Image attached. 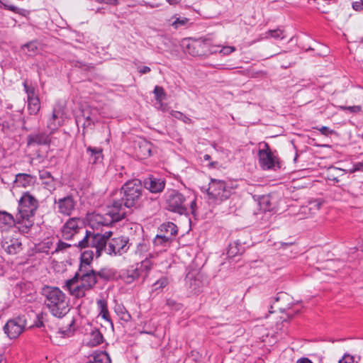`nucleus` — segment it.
<instances>
[{
    "label": "nucleus",
    "mask_w": 363,
    "mask_h": 363,
    "mask_svg": "<svg viewBox=\"0 0 363 363\" xmlns=\"http://www.w3.org/2000/svg\"><path fill=\"white\" fill-rule=\"evenodd\" d=\"M28 111L30 115H36L40 108V103L38 97L27 99Z\"/></svg>",
    "instance_id": "32"
},
{
    "label": "nucleus",
    "mask_w": 363,
    "mask_h": 363,
    "mask_svg": "<svg viewBox=\"0 0 363 363\" xmlns=\"http://www.w3.org/2000/svg\"><path fill=\"white\" fill-rule=\"evenodd\" d=\"M176 304H177L176 301L172 300V299H167V305L169 306H174Z\"/></svg>",
    "instance_id": "62"
},
{
    "label": "nucleus",
    "mask_w": 363,
    "mask_h": 363,
    "mask_svg": "<svg viewBox=\"0 0 363 363\" xmlns=\"http://www.w3.org/2000/svg\"><path fill=\"white\" fill-rule=\"evenodd\" d=\"M40 178L43 180L50 179L51 182L53 181V177H52L50 172L48 171L40 172Z\"/></svg>",
    "instance_id": "56"
},
{
    "label": "nucleus",
    "mask_w": 363,
    "mask_h": 363,
    "mask_svg": "<svg viewBox=\"0 0 363 363\" xmlns=\"http://www.w3.org/2000/svg\"><path fill=\"white\" fill-rule=\"evenodd\" d=\"M160 234L167 235L173 240L177 235L178 229L177 226L172 222H167L162 224L160 228Z\"/></svg>",
    "instance_id": "27"
},
{
    "label": "nucleus",
    "mask_w": 363,
    "mask_h": 363,
    "mask_svg": "<svg viewBox=\"0 0 363 363\" xmlns=\"http://www.w3.org/2000/svg\"><path fill=\"white\" fill-rule=\"evenodd\" d=\"M36 182V179L35 177L32 176L29 174H23V173H19L16 174V179H15V184L16 186L19 187H29L33 185Z\"/></svg>",
    "instance_id": "23"
},
{
    "label": "nucleus",
    "mask_w": 363,
    "mask_h": 363,
    "mask_svg": "<svg viewBox=\"0 0 363 363\" xmlns=\"http://www.w3.org/2000/svg\"><path fill=\"white\" fill-rule=\"evenodd\" d=\"M24 91L27 94V99L38 97L35 95V89L31 85H28L26 81L23 83Z\"/></svg>",
    "instance_id": "41"
},
{
    "label": "nucleus",
    "mask_w": 363,
    "mask_h": 363,
    "mask_svg": "<svg viewBox=\"0 0 363 363\" xmlns=\"http://www.w3.org/2000/svg\"><path fill=\"white\" fill-rule=\"evenodd\" d=\"M114 310L121 320L125 322H129L131 320V315L123 305H116Z\"/></svg>",
    "instance_id": "33"
},
{
    "label": "nucleus",
    "mask_w": 363,
    "mask_h": 363,
    "mask_svg": "<svg viewBox=\"0 0 363 363\" xmlns=\"http://www.w3.org/2000/svg\"><path fill=\"white\" fill-rule=\"evenodd\" d=\"M72 245L71 244H68L65 242H63V241H61V240H59V242H57V246H56V249H55V251H62V250H67V248H69L71 247Z\"/></svg>",
    "instance_id": "49"
},
{
    "label": "nucleus",
    "mask_w": 363,
    "mask_h": 363,
    "mask_svg": "<svg viewBox=\"0 0 363 363\" xmlns=\"http://www.w3.org/2000/svg\"><path fill=\"white\" fill-rule=\"evenodd\" d=\"M166 185L164 179L157 178L153 175H150L144 180V186L151 193L157 194L162 192Z\"/></svg>",
    "instance_id": "17"
},
{
    "label": "nucleus",
    "mask_w": 363,
    "mask_h": 363,
    "mask_svg": "<svg viewBox=\"0 0 363 363\" xmlns=\"http://www.w3.org/2000/svg\"><path fill=\"white\" fill-rule=\"evenodd\" d=\"M174 18L175 20L171 23V26L175 29L185 26L189 21V19L186 17H176L175 15Z\"/></svg>",
    "instance_id": "38"
},
{
    "label": "nucleus",
    "mask_w": 363,
    "mask_h": 363,
    "mask_svg": "<svg viewBox=\"0 0 363 363\" xmlns=\"http://www.w3.org/2000/svg\"><path fill=\"white\" fill-rule=\"evenodd\" d=\"M46 132H38L28 136V145H49L51 142L50 135Z\"/></svg>",
    "instance_id": "18"
},
{
    "label": "nucleus",
    "mask_w": 363,
    "mask_h": 363,
    "mask_svg": "<svg viewBox=\"0 0 363 363\" xmlns=\"http://www.w3.org/2000/svg\"><path fill=\"white\" fill-rule=\"evenodd\" d=\"M150 68L147 66H143V67H141L139 70L140 73V74H147L148 72H150Z\"/></svg>",
    "instance_id": "59"
},
{
    "label": "nucleus",
    "mask_w": 363,
    "mask_h": 363,
    "mask_svg": "<svg viewBox=\"0 0 363 363\" xmlns=\"http://www.w3.org/2000/svg\"><path fill=\"white\" fill-rule=\"evenodd\" d=\"M130 248L129 239L125 236H118L108 240L106 253L110 255H122Z\"/></svg>",
    "instance_id": "13"
},
{
    "label": "nucleus",
    "mask_w": 363,
    "mask_h": 363,
    "mask_svg": "<svg viewBox=\"0 0 363 363\" xmlns=\"http://www.w3.org/2000/svg\"><path fill=\"white\" fill-rule=\"evenodd\" d=\"M290 299V296L288 294L283 291L279 292L274 298V306H272L271 308L274 307L281 312H284L289 308V303H286V302L289 301Z\"/></svg>",
    "instance_id": "19"
},
{
    "label": "nucleus",
    "mask_w": 363,
    "mask_h": 363,
    "mask_svg": "<svg viewBox=\"0 0 363 363\" xmlns=\"http://www.w3.org/2000/svg\"><path fill=\"white\" fill-rule=\"evenodd\" d=\"M97 310L99 311V315L101 316L104 320L110 323L113 325L110 314L108 310V303L104 298H100L96 301Z\"/></svg>",
    "instance_id": "25"
},
{
    "label": "nucleus",
    "mask_w": 363,
    "mask_h": 363,
    "mask_svg": "<svg viewBox=\"0 0 363 363\" xmlns=\"http://www.w3.org/2000/svg\"><path fill=\"white\" fill-rule=\"evenodd\" d=\"M25 326L26 320L23 318L18 317L8 320L4 327V331L9 338L14 339L21 334Z\"/></svg>",
    "instance_id": "15"
},
{
    "label": "nucleus",
    "mask_w": 363,
    "mask_h": 363,
    "mask_svg": "<svg viewBox=\"0 0 363 363\" xmlns=\"http://www.w3.org/2000/svg\"><path fill=\"white\" fill-rule=\"evenodd\" d=\"M339 363H354L352 358L347 356L339 361Z\"/></svg>",
    "instance_id": "58"
},
{
    "label": "nucleus",
    "mask_w": 363,
    "mask_h": 363,
    "mask_svg": "<svg viewBox=\"0 0 363 363\" xmlns=\"http://www.w3.org/2000/svg\"><path fill=\"white\" fill-rule=\"evenodd\" d=\"M96 284L95 270L83 269H78L72 279L67 280L64 287L70 295L81 298L84 297L88 291L93 290Z\"/></svg>",
    "instance_id": "2"
},
{
    "label": "nucleus",
    "mask_w": 363,
    "mask_h": 363,
    "mask_svg": "<svg viewBox=\"0 0 363 363\" xmlns=\"http://www.w3.org/2000/svg\"><path fill=\"white\" fill-rule=\"evenodd\" d=\"M187 199L180 192L177 190H169L165 194V201L167 208L174 213L180 215L188 214Z\"/></svg>",
    "instance_id": "7"
},
{
    "label": "nucleus",
    "mask_w": 363,
    "mask_h": 363,
    "mask_svg": "<svg viewBox=\"0 0 363 363\" xmlns=\"http://www.w3.org/2000/svg\"><path fill=\"white\" fill-rule=\"evenodd\" d=\"M207 40L188 38L182 40L184 52L194 57L206 55Z\"/></svg>",
    "instance_id": "11"
},
{
    "label": "nucleus",
    "mask_w": 363,
    "mask_h": 363,
    "mask_svg": "<svg viewBox=\"0 0 363 363\" xmlns=\"http://www.w3.org/2000/svg\"><path fill=\"white\" fill-rule=\"evenodd\" d=\"M315 128L317 129L322 135L325 136H328L330 135L335 133V130L330 129L327 126L316 127Z\"/></svg>",
    "instance_id": "48"
},
{
    "label": "nucleus",
    "mask_w": 363,
    "mask_h": 363,
    "mask_svg": "<svg viewBox=\"0 0 363 363\" xmlns=\"http://www.w3.org/2000/svg\"><path fill=\"white\" fill-rule=\"evenodd\" d=\"M112 272L107 268H102L99 271L95 270V276L96 277L97 282L99 281V279L104 281H108L112 277Z\"/></svg>",
    "instance_id": "36"
},
{
    "label": "nucleus",
    "mask_w": 363,
    "mask_h": 363,
    "mask_svg": "<svg viewBox=\"0 0 363 363\" xmlns=\"http://www.w3.org/2000/svg\"><path fill=\"white\" fill-rule=\"evenodd\" d=\"M102 342V334L98 330L92 331L91 333V340L89 341L90 345L92 346H96L101 344Z\"/></svg>",
    "instance_id": "37"
},
{
    "label": "nucleus",
    "mask_w": 363,
    "mask_h": 363,
    "mask_svg": "<svg viewBox=\"0 0 363 363\" xmlns=\"http://www.w3.org/2000/svg\"><path fill=\"white\" fill-rule=\"evenodd\" d=\"M170 115L177 118V119H179V120H181L183 122H184L185 123H187V124H189L191 123V119L190 118H189L188 116H186V115H184L183 113L180 112V111H171L170 112Z\"/></svg>",
    "instance_id": "39"
},
{
    "label": "nucleus",
    "mask_w": 363,
    "mask_h": 363,
    "mask_svg": "<svg viewBox=\"0 0 363 363\" xmlns=\"http://www.w3.org/2000/svg\"><path fill=\"white\" fill-rule=\"evenodd\" d=\"M232 187L223 180L211 179L208 184V194L210 199L222 202L230 198Z\"/></svg>",
    "instance_id": "8"
},
{
    "label": "nucleus",
    "mask_w": 363,
    "mask_h": 363,
    "mask_svg": "<svg viewBox=\"0 0 363 363\" xmlns=\"http://www.w3.org/2000/svg\"><path fill=\"white\" fill-rule=\"evenodd\" d=\"M362 171L363 172V161L355 162L353 164V168L351 172Z\"/></svg>",
    "instance_id": "57"
},
{
    "label": "nucleus",
    "mask_w": 363,
    "mask_h": 363,
    "mask_svg": "<svg viewBox=\"0 0 363 363\" xmlns=\"http://www.w3.org/2000/svg\"><path fill=\"white\" fill-rule=\"evenodd\" d=\"M123 194L121 200L127 208L138 207L140 206L143 196V186L138 179H132L126 182L121 187Z\"/></svg>",
    "instance_id": "4"
},
{
    "label": "nucleus",
    "mask_w": 363,
    "mask_h": 363,
    "mask_svg": "<svg viewBox=\"0 0 363 363\" xmlns=\"http://www.w3.org/2000/svg\"><path fill=\"white\" fill-rule=\"evenodd\" d=\"M23 49L25 50L26 49H27V52L26 53L28 55H35L37 51H38V45L36 43V42H29L26 44H25L23 46Z\"/></svg>",
    "instance_id": "40"
},
{
    "label": "nucleus",
    "mask_w": 363,
    "mask_h": 363,
    "mask_svg": "<svg viewBox=\"0 0 363 363\" xmlns=\"http://www.w3.org/2000/svg\"><path fill=\"white\" fill-rule=\"evenodd\" d=\"M94 257V252L93 250H85L82 255L80 257V264L78 269H94L91 266V262Z\"/></svg>",
    "instance_id": "26"
},
{
    "label": "nucleus",
    "mask_w": 363,
    "mask_h": 363,
    "mask_svg": "<svg viewBox=\"0 0 363 363\" xmlns=\"http://www.w3.org/2000/svg\"><path fill=\"white\" fill-rule=\"evenodd\" d=\"M196 200L193 199L189 202V208H188V214L191 213L192 215L196 216Z\"/></svg>",
    "instance_id": "52"
},
{
    "label": "nucleus",
    "mask_w": 363,
    "mask_h": 363,
    "mask_svg": "<svg viewBox=\"0 0 363 363\" xmlns=\"http://www.w3.org/2000/svg\"><path fill=\"white\" fill-rule=\"evenodd\" d=\"M0 6L8 10L9 4L0 1Z\"/></svg>",
    "instance_id": "64"
},
{
    "label": "nucleus",
    "mask_w": 363,
    "mask_h": 363,
    "mask_svg": "<svg viewBox=\"0 0 363 363\" xmlns=\"http://www.w3.org/2000/svg\"><path fill=\"white\" fill-rule=\"evenodd\" d=\"M235 50L236 48L233 46H225L219 50V52L223 54L224 55H228L235 51Z\"/></svg>",
    "instance_id": "51"
},
{
    "label": "nucleus",
    "mask_w": 363,
    "mask_h": 363,
    "mask_svg": "<svg viewBox=\"0 0 363 363\" xmlns=\"http://www.w3.org/2000/svg\"><path fill=\"white\" fill-rule=\"evenodd\" d=\"M8 10L13 11L16 13L20 14L21 16H25L28 13V11L27 10L23 9H20L13 5H9Z\"/></svg>",
    "instance_id": "47"
},
{
    "label": "nucleus",
    "mask_w": 363,
    "mask_h": 363,
    "mask_svg": "<svg viewBox=\"0 0 363 363\" xmlns=\"http://www.w3.org/2000/svg\"><path fill=\"white\" fill-rule=\"evenodd\" d=\"M244 252V247L242 244L235 241L230 243L227 250V255L228 257H234L238 255H241Z\"/></svg>",
    "instance_id": "30"
},
{
    "label": "nucleus",
    "mask_w": 363,
    "mask_h": 363,
    "mask_svg": "<svg viewBox=\"0 0 363 363\" xmlns=\"http://www.w3.org/2000/svg\"><path fill=\"white\" fill-rule=\"evenodd\" d=\"M38 207V200L29 191L23 193L16 213L18 228L22 233H28L33 225V217Z\"/></svg>",
    "instance_id": "3"
},
{
    "label": "nucleus",
    "mask_w": 363,
    "mask_h": 363,
    "mask_svg": "<svg viewBox=\"0 0 363 363\" xmlns=\"http://www.w3.org/2000/svg\"><path fill=\"white\" fill-rule=\"evenodd\" d=\"M44 305L53 316L62 318L69 311V300L58 287L45 285L41 289Z\"/></svg>",
    "instance_id": "1"
},
{
    "label": "nucleus",
    "mask_w": 363,
    "mask_h": 363,
    "mask_svg": "<svg viewBox=\"0 0 363 363\" xmlns=\"http://www.w3.org/2000/svg\"><path fill=\"white\" fill-rule=\"evenodd\" d=\"M147 250H148V247L145 243H144V242L139 243L137 245V248L135 250V254L138 255L140 257H141L143 255V254L145 252H147Z\"/></svg>",
    "instance_id": "46"
},
{
    "label": "nucleus",
    "mask_w": 363,
    "mask_h": 363,
    "mask_svg": "<svg viewBox=\"0 0 363 363\" xmlns=\"http://www.w3.org/2000/svg\"><path fill=\"white\" fill-rule=\"evenodd\" d=\"M82 113L83 118L86 120V121L83 124L84 126H89L91 123H94V119L90 114L86 115L85 110L82 111Z\"/></svg>",
    "instance_id": "50"
},
{
    "label": "nucleus",
    "mask_w": 363,
    "mask_h": 363,
    "mask_svg": "<svg viewBox=\"0 0 363 363\" xmlns=\"http://www.w3.org/2000/svg\"><path fill=\"white\" fill-rule=\"evenodd\" d=\"M173 240L168 238L167 235L162 234L157 235L153 240V243L156 247H161L160 250H165L167 247H169Z\"/></svg>",
    "instance_id": "29"
},
{
    "label": "nucleus",
    "mask_w": 363,
    "mask_h": 363,
    "mask_svg": "<svg viewBox=\"0 0 363 363\" xmlns=\"http://www.w3.org/2000/svg\"><path fill=\"white\" fill-rule=\"evenodd\" d=\"M340 108L344 111H349L351 113H358L362 109L360 106H341Z\"/></svg>",
    "instance_id": "53"
},
{
    "label": "nucleus",
    "mask_w": 363,
    "mask_h": 363,
    "mask_svg": "<svg viewBox=\"0 0 363 363\" xmlns=\"http://www.w3.org/2000/svg\"><path fill=\"white\" fill-rule=\"evenodd\" d=\"M258 158L260 167L264 170H269L279 164L277 151H272L267 143L259 144Z\"/></svg>",
    "instance_id": "9"
},
{
    "label": "nucleus",
    "mask_w": 363,
    "mask_h": 363,
    "mask_svg": "<svg viewBox=\"0 0 363 363\" xmlns=\"http://www.w3.org/2000/svg\"><path fill=\"white\" fill-rule=\"evenodd\" d=\"M351 254H354V252H357V256H353L352 258L356 259H360L363 257V243L359 245L358 247H355L354 248L350 249Z\"/></svg>",
    "instance_id": "45"
},
{
    "label": "nucleus",
    "mask_w": 363,
    "mask_h": 363,
    "mask_svg": "<svg viewBox=\"0 0 363 363\" xmlns=\"http://www.w3.org/2000/svg\"><path fill=\"white\" fill-rule=\"evenodd\" d=\"M75 323V320L74 318H72L67 324L68 328L66 330H62V333L68 334L72 333L74 330L73 325Z\"/></svg>",
    "instance_id": "55"
},
{
    "label": "nucleus",
    "mask_w": 363,
    "mask_h": 363,
    "mask_svg": "<svg viewBox=\"0 0 363 363\" xmlns=\"http://www.w3.org/2000/svg\"><path fill=\"white\" fill-rule=\"evenodd\" d=\"M169 284L168 279L165 277H161L155 283L153 284L155 290L162 289Z\"/></svg>",
    "instance_id": "43"
},
{
    "label": "nucleus",
    "mask_w": 363,
    "mask_h": 363,
    "mask_svg": "<svg viewBox=\"0 0 363 363\" xmlns=\"http://www.w3.org/2000/svg\"><path fill=\"white\" fill-rule=\"evenodd\" d=\"M125 208L122 200L114 201L111 206L107 207L105 214L96 215L95 220L99 225L108 226L125 218Z\"/></svg>",
    "instance_id": "5"
},
{
    "label": "nucleus",
    "mask_w": 363,
    "mask_h": 363,
    "mask_svg": "<svg viewBox=\"0 0 363 363\" xmlns=\"http://www.w3.org/2000/svg\"><path fill=\"white\" fill-rule=\"evenodd\" d=\"M352 6L354 10L357 11L363 10V0H357L353 1L352 4Z\"/></svg>",
    "instance_id": "54"
},
{
    "label": "nucleus",
    "mask_w": 363,
    "mask_h": 363,
    "mask_svg": "<svg viewBox=\"0 0 363 363\" xmlns=\"http://www.w3.org/2000/svg\"><path fill=\"white\" fill-rule=\"evenodd\" d=\"M89 162L91 164L101 163L103 160V150L101 147H93L89 146L86 148Z\"/></svg>",
    "instance_id": "24"
},
{
    "label": "nucleus",
    "mask_w": 363,
    "mask_h": 363,
    "mask_svg": "<svg viewBox=\"0 0 363 363\" xmlns=\"http://www.w3.org/2000/svg\"><path fill=\"white\" fill-rule=\"evenodd\" d=\"M111 235V231H106L104 234L93 232L91 247L95 248L96 257L101 256L102 251L106 252L108 240Z\"/></svg>",
    "instance_id": "16"
},
{
    "label": "nucleus",
    "mask_w": 363,
    "mask_h": 363,
    "mask_svg": "<svg viewBox=\"0 0 363 363\" xmlns=\"http://www.w3.org/2000/svg\"><path fill=\"white\" fill-rule=\"evenodd\" d=\"M296 363H313L308 358L302 357L296 361Z\"/></svg>",
    "instance_id": "60"
},
{
    "label": "nucleus",
    "mask_w": 363,
    "mask_h": 363,
    "mask_svg": "<svg viewBox=\"0 0 363 363\" xmlns=\"http://www.w3.org/2000/svg\"><path fill=\"white\" fill-rule=\"evenodd\" d=\"M167 1L170 5H177V4H178L181 1V0H167Z\"/></svg>",
    "instance_id": "63"
},
{
    "label": "nucleus",
    "mask_w": 363,
    "mask_h": 363,
    "mask_svg": "<svg viewBox=\"0 0 363 363\" xmlns=\"http://www.w3.org/2000/svg\"><path fill=\"white\" fill-rule=\"evenodd\" d=\"M77 201L72 195L54 199V210L63 216H71L76 211Z\"/></svg>",
    "instance_id": "10"
},
{
    "label": "nucleus",
    "mask_w": 363,
    "mask_h": 363,
    "mask_svg": "<svg viewBox=\"0 0 363 363\" xmlns=\"http://www.w3.org/2000/svg\"><path fill=\"white\" fill-rule=\"evenodd\" d=\"M1 246L10 255H16L22 250V243L17 238L5 239L2 241Z\"/></svg>",
    "instance_id": "20"
},
{
    "label": "nucleus",
    "mask_w": 363,
    "mask_h": 363,
    "mask_svg": "<svg viewBox=\"0 0 363 363\" xmlns=\"http://www.w3.org/2000/svg\"><path fill=\"white\" fill-rule=\"evenodd\" d=\"M220 48V45H213L211 44V42L207 40V46H206V55L208 56L212 54H215L217 52H219L218 48Z\"/></svg>",
    "instance_id": "44"
},
{
    "label": "nucleus",
    "mask_w": 363,
    "mask_h": 363,
    "mask_svg": "<svg viewBox=\"0 0 363 363\" xmlns=\"http://www.w3.org/2000/svg\"><path fill=\"white\" fill-rule=\"evenodd\" d=\"M152 147L151 143L142 140L138 143V153L139 156L142 158H146L152 155Z\"/></svg>",
    "instance_id": "28"
},
{
    "label": "nucleus",
    "mask_w": 363,
    "mask_h": 363,
    "mask_svg": "<svg viewBox=\"0 0 363 363\" xmlns=\"http://www.w3.org/2000/svg\"><path fill=\"white\" fill-rule=\"evenodd\" d=\"M106 4L117 6L119 4L118 0H105Z\"/></svg>",
    "instance_id": "61"
},
{
    "label": "nucleus",
    "mask_w": 363,
    "mask_h": 363,
    "mask_svg": "<svg viewBox=\"0 0 363 363\" xmlns=\"http://www.w3.org/2000/svg\"><path fill=\"white\" fill-rule=\"evenodd\" d=\"M84 230L83 221L78 217L69 218L62 225V236L65 240H71L75 235Z\"/></svg>",
    "instance_id": "14"
},
{
    "label": "nucleus",
    "mask_w": 363,
    "mask_h": 363,
    "mask_svg": "<svg viewBox=\"0 0 363 363\" xmlns=\"http://www.w3.org/2000/svg\"><path fill=\"white\" fill-rule=\"evenodd\" d=\"M152 263L146 257L144 260L130 266L125 270H123L120 274L121 279L126 284H131L140 277H145L147 272L151 269Z\"/></svg>",
    "instance_id": "6"
},
{
    "label": "nucleus",
    "mask_w": 363,
    "mask_h": 363,
    "mask_svg": "<svg viewBox=\"0 0 363 363\" xmlns=\"http://www.w3.org/2000/svg\"><path fill=\"white\" fill-rule=\"evenodd\" d=\"M62 115L61 109L55 108L52 111L51 117L49 118L47 127L50 130V133H53L55 130H57L62 125L60 118Z\"/></svg>",
    "instance_id": "22"
},
{
    "label": "nucleus",
    "mask_w": 363,
    "mask_h": 363,
    "mask_svg": "<svg viewBox=\"0 0 363 363\" xmlns=\"http://www.w3.org/2000/svg\"><path fill=\"white\" fill-rule=\"evenodd\" d=\"M86 363H111V360L107 352H99L94 353Z\"/></svg>",
    "instance_id": "31"
},
{
    "label": "nucleus",
    "mask_w": 363,
    "mask_h": 363,
    "mask_svg": "<svg viewBox=\"0 0 363 363\" xmlns=\"http://www.w3.org/2000/svg\"><path fill=\"white\" fill-rule=\"evenodd\" d=\"M92 234L93 232L86 230V234L84 237L78 242V243H75L73 245L77 247L79 249H84L86 247H91V242L92 240Z\"/></svg>",
    "instance_id": "34"
},
{
    "label": "nucleus",
    "mask_w": 363,
    "mask_h": 363,
    "mask_svg": "<svg viewBox=\"0 0 363 363\" xmlns=\"http://www.w3.org/2000/svg\"><path fill=\"white\" fill-rule=\"evenodd\" d=\"M270 38H273L275 40H283L285 38L284 30L280 28L269 30L264 34L262 39H269Z\"/></svg>",
    "instance_id": "35"
},
{
    "label": "nucleus",
    "mask_w": 363,
    "mask_h": 363,
    "mask_svg": "<svg viewBox=\"0 0 363 363\" xmlns=\"http://www.w3.org/2000/svg\"><path fill=\"white\" fill-rule=\"evenodd\" d=\"M204 284V277L201 272L192 270L186 275L185 286L190 293L193 294H200L203 291Z\"/></svg>",
    "instance_id": "12"
},
{
    "label": "nucleus",
    "mask_w": 363,
    "mask_h": 363,
    "mask_svg": "<svg viewBox=\"0 0 363 363\" xmlns=\"http://www.w3.org/2000/svg\"><path fill=\"white\" fill-rule=\"evenodd\" d=\"M153 93L155 96V99L158 102H161L165 96V92L163 87L160 86H155Z\"/></svg>",
    "instance_id": "42"
},
{
    "label": "nucleus",
    "mask_w": 363,
    "mask_h": 363,
    "mask_svg": "<svg viewBox=\"0 0 363 363\" xmlns=\"http://www.w3.org/2000/svg\"><path fill=\"white\" fill-rule=\"evenodd\" d=\"M13 225L18 227L16 215L14 217L6 211H0V230H6Z\"/></svg>",
    "instance_id": "21"
}]
</instances>
